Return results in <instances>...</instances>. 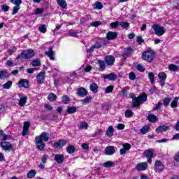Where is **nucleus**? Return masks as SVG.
<instances>
[{"instance_id": "16", "label": "nucleus", "mask_w": 179, "mask_h": 179, "mask_svg": "<svg viewBox=\"0 0 179 179\" xmlns=\"http://www.w3.org/2000/svg\"><path fill=\"white\" fill-rule=\"evenodd\" d=\"M105 62L108 65V66H110L111 65H114V62H115V59L113 56L108 55L106 57Z\"/></svg>"}, {"instance_id": "61", "label": "nucleus", "mask_w": 179, "mask_h": 179, "mask_svg": "<svg viewBox=\"0 0 179 179\" xmlns=\"http://www.w3.org/2000/svg\"><path fill=\"white\" fill-rule=\"evenodd\" d=\"M162 102H159L157 105V106H155L154 108H153V110L154 111H156L157 110H160V108H162Z\"/></svg>"}, {"instance_id": "53", "label": "nucleus", "mask_w": 179, "mask_h": 179, "mask_svg": "<svg viewBox=\"0 0 179 179\" xmlns=\"http://www.w3.org/2000/svg\"><path fill=\"white\" fill-rule=\"evenodd\" d=\"M113 90H114V86L113 85L108 86L105 90V93L106 94L111 93Z\"/></svg>"}, {"instance_id": "26", "label": "nucleus", "mask_w": 179, "mask_h": 179, "mask_svg": "<svg viewBox=\"0 0 179 179\" xmlns=\"http://www.w3.org/2000/svg\"><path fill=\"white\" fill-rule=\"evenodd\" d=\"M147 120L150 122H157V121H159V118H157V116L155 115L154 114H149L147 117Z\"/></svg>"}, {"instance_id": "33", "label": "nucleus", "mask_w": 179, "mask_h": 179, "mask_svg": "<svg viewBox=\"0 0 179 179\" xmlns=\"http://www.w3.org/2000/svg\"><path fill=\"white\" fill-rule=\"evenodd\" d=\"M77 108L76 106H69L66 110V113L68 114H74V113H76Z\"/></svg>"}, {"instance_id": "41", "label": "nucleus", "mask_w": 179, "mask_h": 179, "mask_svg": "<svg viewBox=\"0 0 179 179\" xmlns=\"http://www.w3.org/2000/svg\"><path fill=\"white\" fill-rule=\"evenodd\" d=\"M48 99L50 101H55L57 97V95H55L54 93H51L48 95Z\"/></svg>"}, {"instance_id": "7", "label": "nucleus", "mask_w": 179, "mask_h": 179, "mask_svg": "<svg viewBox=\"0 0 179 179\" xmlns=\"http://www.w3.org/2000/svg\"><path fill=\"white\" fill-rule=\"evenodd\" d=\"M66 143H68V141L65 139L59 140L52 144V147L55 149H57V150H59L60 149H62L64 146H66Z\"/></svg>"}, {"instance_id": "51", "label": "nucleus", "mask_w": 179, "mask_h": 179, "mask_svg": "<svg viewBox=\"0 0 179 179\" xmlns=\"http://www.w3.org/2000/svg\"><path fill=\"white\" fill-rule=\"evenodd\" d=\"M148 78L151 83H153L155 82V74L153 73V72H150L148 73Z\"/></svg>"}, {"instance_id": "58", "label": "nucleus", "mask_w": 179, "mask_h": 179, "mask_svg": "<svg viewBox=\"0 0 179 179\" xmlns=\"http://www.w3.org/2000/svg\"><path fill=\"white\" fill-rule=\"evenodd\" d=\"M171 101V98H165L164 99V106H169L170 104V102Z\"/></svg>"}, {"instance_id": "55", "label": "nucleus", "mask_w": 179, "mask_h": 179, "mask_svg": "<svg viewBox=\"0 0 179 179\" xmlns=\"http://www.w3.org/2000/svg\"><path fill=\"white\" fill-rule=\"evenodd\" d=\"M16 47H13L11 49H9L7 50L8 54H9L10 55H12V54H13V52H16Z\"/></svg>"}, {"instance_id": "50", "label": "nucleus", "mask_w": 179, "mask_h": 179, "mask_svg": "<svg viewBox=\"0 0 179 179\" xmlns=\"http://www.w3.org/2000/svg\"><path fill=\"white\" fill-rule=\"evenodd\" d=\"M87 127H89L87 122H83L80 124L79 128H80V129H87Z\"/></svg>"}, {"instance_id": "28", "label": "nucleus", "mask_w": 179, "mask_h": 179, "mask_svg": "<svg viewBox=\"0 0 179 179\" xmlns=\"http://www.w3.org/2000/svg\"><path fill=\"white\" fill-rule=\"evenodd\" d=\"M90 89L92 93H97L99 92V85L95 83H92L90 86Z\"/></svg>"}, {"instance_id": "5", "label": "nucleus", "mask_w": 179, "mask_h": 179, "mask_svg": "<svg viewBox=\"0 0 179 179\" xmlns=\"http://www.w3.org/2000/svg\"><path fill=\"white\" fill-rule=\"evenodd\" d=\"M152 29H153L155 34L159 37H162L164 33H166V29L164 27H162L159 24H153L152 26Z\"/></svg>"}, {"instance_id": "42", "label": "nucleus", "mask_w": 179, "mask_h": 179, "mask_svg": "<svg viewBox=\"0 0 179 179\" xmlns=\"http://www.w3.org/2000/svg\"><path fill=\"white\" fill-rule=\"evenodd\" d=\"M113 166H114V162H113V161H108V162L103 163V167H106V169L113 167Z\"/></svg>"}, {"instance_id": "54", "label": "nucleus", "mask_w": 179, "mask_h": 179, "mask_svg": "<svg viewBox=\"0 0 179 179\" xmlns=\"http://www.w3.org/2000/svg\"><path fill=\"white\" fill-rule=\"evenodd\" d=\"M129 79H130V80H135V79H136V75H135V73L131 72L129 74Z\"/></svg>"}, {"instance_id": "14", "label": "nucleus", "mask_w": 179, "mask_h": 179, "mask_svg": "<svg viewBox=\"0 0 179 179\" xmlns=\"http://www.w3.org/2000/svg\"><path fill=\"white\" fill-rule=\"evenodd\" d=\"M0 145L3 150H12V145L9 142L1 141Z\"/></svg>"}, {"instance_id": "11", "label": "nucleus", "mask_w": 179, "mask_h": 179, "mask_svg": "<svg viewBox=\"0 0 179 179\" xmlns=\"http://www.w3.org/2000/svg\"><path fill=\"white\" fill-rule=\"evenodd\" d=\"M45 79V72L41 71L36 76V81L40 84L44 83Z\"/></svg>"}, {"instance_id": "31", "label": "nucleus", "mask_w": 179, "mask_h": 179, "mask_svg": "<svg viewBox=\"0 0 179 179\" xmlns=\"http://www.w3.org/2000/svg\"><path fill=\"white\" fill-rule=\"evenodd\" d=\"M57 4L62 9H65L66 6H68V4L66 3V1L65 0H57Z\"/></svg>"}, {"instance_id": "6", "label": "nucleus", "mask_w": 179, "mask_h": 179, "mask_svg": "<svg viewBox=\"0 0 179 179\" xmlns=\"http://www.w3.org/2000/svg\"><path fill=\"white\" fill-rule=\"evenodd\" d=\"M11 3L15 5L13 8L12 15H16L19 12V9H20V5H22V0H10Z\"/></svg>"}, {"instance_id": "56", "label": "nucleus", "mask_w": 179, "mask_h": 179, "mask_svg": "<svg viewBox=\"0 0 179 179\" xmlns=\"http://www.w3.org/2000/svg\"><path fill=\"white\" fill-rule=\"evenodd\" d=\"M100 24H101V22H100L99 21H95L91 24V26H92V27H99Z\"/></svg>"}, {"instance_id": "10", "label": "nucleus", "mask_w": 179, "mask_h": 179, "mask_svg": "<svg viewBox=\"0 0 179 179\" xmlns=\"http://www.w3.org/2000/svg\"><path fill=\"white\" fill-rule=\"evenodd\" d=\"M144 157H147L148 163H152V157H153V151L152 150H147L143 153Z\"/></svg>"}, {"instance_id": "59", "label": "nucleus", "mask_w": 179, "mask_h": 179, "mask_svg": "<svg viewBox=\"0 0 179 179\" xmlns=\"http://www.w3.org/2000/svg\"><path fill=\"white\" fill-rule=\"evenodd\" d=\"M81 148L83 150H89V144L88 143H83L81 145Z\"/></svg>"}, {"instance_id": "1", "label": "nucleus", "mask_w": 179, "mask_h": 179, "mask_svg": "<svg viewBox=\"0 0 179 179\" xmlns=\"http://www.w3.org/2000/svg\"><path fill=\"white\" fill-rule=\"evenodd\" d=\"M48 136L47 135H41L37 136L36 137V148L38 150H44V148H45V144L44 142L48 141ZM43 141L44 142H43Z\"/></svg>"}, {"instance_id": "9", "label": "nucleus", "mask_w": 179, "mask_h": 179, "mask_svg": "<svg viewBox=\"0 0 179 179\" xmlns=\"http://www.w3.org/2000/svg\"><path fill=\"white\" fill-rule=\"evenodd\" d=\"M77 94L80 97H86L89 96V92L85 87H80L77 90Z\"/></svg>"}, {"instance_id": "4", "label": "nucleus", "mask_w": 179, "mask_h": 179, "mask_svg": "<svg viewBox=\"0 0 179 179\" xmlns=\"http://www.w3.org/2000/svg\"><path fill=\"white\" fill-rule=\"evenodd\" d=\"M142 58L144 61H147V62H152L155 59V52L153 50L144 52L142 55Z\"/></svg>"}, {"instance_id": "30", "label": "nucleus", "mask_w": 179, "mask_h": 179, "mask_svg": "<svg viewBox=\"0 0 179 179\" xmlns=\"http://www.w3.org/2000/svg\"><path fill=\"white\" fill-rule=\"evenodd\" d=\"M66 150L69 155H72V153H75V150H76V148L75 146L70 145L66 147Z\"/></svg>"}, {"instance_id": "19", "label": "nucleus", "mask_w": 179, "mask_h": 179, "mask_svg": "<svg viewBox=\"0 0 179 179\" xmlns=\"http://www.w3.org/2000/svg\"><path fill=\"white\" fill-rule=\"evenodd\" d=\"M123 148L122 149H120V154L121 155H125V153H127V152H128V150H129V149H131V145L128 144V143H124L122 145Z\"/></svg>"}, {"instance_id": "2", "label": "nucleus", "mask_w": 179, "mask_h": 179, "mask_svg": "<svg viewBox=\"0 0 179 179\" xmlns=\"http://www.w3.org/2000/svg\"><path fill=\"white\" fill-rule=\"evenodd\" d=\"M146 100H148V95H146V94H143L137 98H134L132 99L131 107H139V106H141L142 103H145Z\"/></svg>"}, {"instance_id": "57", "label": "nucleus", "mask_w": 179, "mask_h": 179, "mask_svg": "<svg viewBox=\"0 0 179 179\" xmlns=\"http://www.w3.org/2000/svg\"><path fill=\"white\" fill-rule=\"evenodd\" d=\"M136 69L140 72H145V69L143 68V66H142V64L137 65Z\"/></svg>"}, {"instance_id": "64", "label": "nucleus", "mask_w": 179, "mask_h": 179, "mask_svg": "<svg viewBox=\"0 0 179 179\" xmlns=\"http://www.w3.org/2000/svg\"><path fill=\"white\" fill-rule=\"evenodd\" d=\"M124 128H125V124H124L119 123V124L117 125V129H124Z\"/></svg>"}, {"instance_id": "8", "label": "nucleus", "mask_w": 179, "mask_h": 179, "mask_svg": "<svg viewBox=\"0 0 179 179\" xmlns=\"http://www.w3.org/2000/svg\"><path fill=\"white\" fill-rule=\"evenodd\" d=\"M102 78L103 79H108V80L115 81L117 80L118 76L114 73H111L109 74H103L102 76Z\"/></svg>"}, {"instance_id": "40", "label": "nucleus", "mask_w": 179, "mask_h": 179, "mask_svg": "<svg viewBox=\"0 0 179 179\" xmlns=\"http://www.w3.org/2000/svg\"><path fill=\"white\" fill-rule=\"evenodd\" d=\"M26 101H27V96H24L20 99L19 105L23 107L26 104Z\"/></svg>"}, {"instance_id": "44", "label": "nucleus", "mask_w": 179, "mask_h": 179, "mask_svg": "<svg viewBox=\"0 0 179 179\" xmlns=\"http://www.w3.org/2000/svg\"><path fill=\"white\" fill-rule=\"evenodd\" d=\"M149 129H150V127L149 126H144L141 129V132L143 134V135H145V134H148L149 131Z\"/></svg>"}, {"instance_id": "34", "label": "nucleus", "mask_w": 179, "mask_h": 179, "mask_svg": "<svg viewBox=\"0 0 179 179\" xmlns=\"http://www.w3.org/2000/svg\"><path fill=\"white\" fill-rule=\"evenodd\" d=\"M158 78L161 82H164L166 79H167V75H166V73L164 72H161L159 73Z\"/></svg>"}, {"instance_id": "60", "label": "nucleus", "mask_w": 179, "mask_h": 179, "mask_svg": "<svg viewBox=\"0 0 179 179\" xmlns=\"http://www.w3.org/2000/svg\"><path fill=\"white\" fill-rule=\"evenodd\" d=\"M48 159V155H43L41 158L42 163H43V164L47 163Z\"/></svg>"}, {"instance_id": "15", "label": "nucleus", "mask_w": 179, "mask_h": 179, "mask_svg": "<svg viewBox=\"0 0 179 179\" xmlns=\"http://www.w3.org/2000/svg\"><path fill=\"white\" fill-rule=\"evenodd\" d=\"M132 52H134V50L131 48H127L124 50L122 57L124 58V60L127 59V57H129V55H131Z\"/></svg>"}, {"instance_id": "27", "label": "nucleus", "mask_w": 179, "mask_h": 179, "mask_svg": "<svg viewBox=\"0 0 179 179\" xmlns=\"http://www.w3.org/2000/svg\"><path fill=\"white\" fill-rule=\"evenodd\" d=\"M10 76V73H9L8 71L3 70L0 71V79H8Z\"/></svg>"}, {"instance_id": "13", "label": "nucleus", "mask_w": 179, "mask_h": 179, "mask_svg": "<svg viewBox=\"0 0 179 179\" xmlns=\"http://www.w3.org/2000/svg\"><path fill=\"white\" fill-rule=\"evenodd\" d=\"M115 153V147L113 145H109L105 149V155L107 156H113Z\"/></svg>"}, {"instance_id": "47", "label": "nucleus", "mask_w": 179, "mask_h": 179, "mask_svg": "<svg viewBox=\"0 0 179 179\" xmlns=\"http://www.w3.org/2000/svg\"><path fill=\"white\" fill-rule=\"evenodd\" d=\"M120 25L122 29H126V30H128V27H129V23L127 22H122L120 23Z\"/></svg>"}, {"instance_id": "17", "label": "nucleus", "mask_w": 179, "mask_h": 179, "mask_svg": "<svg viewBox=\"0 0 179 179\" xmlns=\"http://www.w3.org/2000/svg\"><path fill=\"white\" fill-rule=\"evenodd\" d=\"M19 87H24L25 89H29V80L27 79H22L18 83Z\"/></svg>"}, {"instance_id": "48", "label": "nucleus", "mask_w": 179, "mask_h": 179, "mask_svg": "<svg viewBox=\"0 0 179 179\" xmlns=\"http://www.w3.org/2000/svg\"><path fill=\"white\" fill-rule=\"evenodd\" d=\"M12 81H8L6 83L3 85V89L8 90L10 87H12Z\"/></svg>"}, {"instance_id": "52", "label": "nucleus", "mask_w": 179, "mask_h": 179, "mask_svg": "<svg viewBox=\"0 0 179 179\" xmlns=\"http://www.w3.org/2000/svg\"><path fill=\"white\" fill-rule=\"evenodd\" d=\"M38 30L41 33H45L47 31V26H45V24H43L38 27Z\"/></svg>"}, {"instance_id": "43", "label": "nucleus", "mask_w": 179, "mask_h": 179, "mask_svg": "<svg viewBox=\"0 0 179 179\" xmlns=\"http://www.w3.org/2000/svg\"><path fill=\"white\" fill-rule=\"evenodd\" d=\"M169 71H172L173 72H176V71H178V66L177 65H175V64H170L169 66Z\"/></svg>"}, {"instance_id": "45", "label": "nucleus", "mask_w": 179, "mask_h": 179, "mask_svg": "<svg viewBox=\"0 0 179 179\" xmlns=\"http://www.w3.org/2000/svg\"><path fill=\"white\" fill-rule=\"evenodd\" d=\"M31 65L32 66H40V65H41V62H40V59H36L32 61Z\"/></svg>"}, {"instance_id": "35", "label": "nucleus", "mask_w": 179, "mask_h": 179, "mask_svg": "<svg viewBox=\"0 0 179 179\" xmlns=\"http://www.w3.org/2000/svg\"><path fill=\"white\" fill-rule=\"evenodd\" d=\"M36 174H37V173L36 172L35 170L31 169V171H29L27 173V178H34V177H36Z\"/></svg>"}, {"instance_id": "22", "label": "nucleus", "mask_w": 179, "mask_h": 179, "mask_svg": "<svg viewBox=\"0 0 179 179\" xmlns=\"http://www.w3.org/2000/svg\"><path fill=\"white\" fill-rule=\"evenodd\" d=\"M103 45L100 42H96L94 45L91 46L90 49L87 50V52H93L95 48H101Z\"/></svg>"}, {"instance_id": "24", "label": "nucleus", "mask_w": 179, "mask_h": 179, "mask_svg": "<svg viewBox=\"0 0 179 179\" xmlns=\"http://www.w3.org/2000/svg\"><path fill=\"white\" fill-rule=\"evenodd\" d=\"M29 128H30V122H25L24 123L22 135H27V134H29Z\"/></svg>"}, {"instance_id": "37", "label": "nucleus", "mask_w": 179, "mask_h": 179, "mask_svg": "<svg viewBox=\"0 0 179 179\" xmlns=\"http://www.w3.org/2000/svg\"><path fill=\"white\" fill-rule=\"evenodd\" d=\"M62 101L63 104H68L71 101V99L69 96L64 95L62 97Z\"/></svg>"}, {"instance_id": "49", "label": "nucleus", "mask_w": 179, "mask_h": 179, "mask_svg": "<svg viewBox=\"0 0 179 179\" xmlns=\"http://www.w3.org/2000/svg\"><path fill=\"white\" fill-rule=\"evenodd\" d=\"M114 134V128L112 126H109L106 131V135H113Z\"/></svg>"}, {"instance_id": "39", "label": "nucleus", "mask_w": 179, "mask_h": 179, "mask_svg": "<svg viewBox=\"0 0 179 179\" xmlns=\"http://www.w3.org/2000/svg\"><path fill=\"white\" fill-rule=\"evenodd\" d=\"M178 97H175V99H173V101L171 102V107L172 108H176V107H177L178 104Z\"/></svg>"}, {"instance_id": "3", "label": "nucleus", "mask_w": 179, "mask_h": 179, "mask_svg": "<svg viewBox=\"0 0 179 179\" xmlns=\"http://www.w3.org/2000/svg\"><path fill=\"white\" fill-rule=\"evenodd\" d=\"M34 51L31 49H28L22 51L20 55H19L16 59H20V58H24V59H30L34 57Z\"/></svg>"}, {"instance_id": "38", "label": "nucleus", "mask_w": 179, "mask_h": 179, "mask_svg": "<svg viewBox=\"0 0 179 179\" xmlns=\"http://www.w3.org/2000/svg\"><path fill=\"white\" fill-rule=\"evenodd\" d=\"M94 9H98L99 10L103 9V3L101 2L96 1L94 4Z\"/></svg>"}, {"instance_id": "23", "label": "nucleus", "mask_w": 179, "mask_h": 179, "mask_svg": "<svg viewBox=\"0 0 179 179\" xmlns=\"http://www.w3.org/2000/svg\"><path fill=\"white\" fill-rule=\"evenodd\" d=\"M64 155L62 154H57L55 155V162H57V163H58V164H62L63 162H64Z\"/></svg>"}, {"instance_id": "36", "label": "nucleus", "mask_w": 179, "mask_h": 179, "mask_svg": "<svg viewBox=\"0 0 179 179\" xmlns=\"http://www.w3.org/2000/svg\"><path fill=\"white\" fill-rule=\"evenodd\" d=\"M124 115H125L126 118H131V117H134V113L130 109H127L124 112Z\"/></svg>"}, {"instance_id": "25", "label": "nucleus", "mask_w": 179, "mask_h": 179, "mask_svg": "<svg viewBox=\"0 0 179 179\" xmlns=\"http://www.w3.org/2000/svg\"><path fill=\"white\" fill-rule=\"evenodd\" d=\"M170 129V127L169 126L162 125L158 127L155 131L156 132H158V134H160V132H166V131H169Z\"/></svg>"}, {"instance_id": "12", "label": "nucleus", "mask_w": 179, "mask_h": 179, "mask_svg": "<svg viewBox=\"0 0 179 179\" xmlns=\"http://www.w3.org/2000/svg\"><path fill=\"white\" fill-rule=\"evenodd\" d=\"M148 169V163L146 162H140L136 166V170L138 171H145Z\"/></svg>"}, {"instance_id": "18", "label": "nucleus", "mask_w": 179, "mask_h": 179, "mask_svg": "<svg viewBox=\"0 0 179 179\" xmlns=\"http://www.w3.org/2000/svg\"><path fill=\"white\" fill-rule=\"evenodd\" d=\"M45 55H47L48 57V58H50V59H51V61L55 60V57H54L55 53H54V51H52V47H50L48 49V51L45 52Z\"/></svg>"}, {"instance_id": "62", "label": "nucleus", "mask_w": 179, "mask_h": 179, "mask_svg": "<svg viewBox=\"0 0 179 179\" xmlns=\"http://www.w3.org/2000/svg\"><path fill=\"white\" fill-rule=\"evenodd\" d=\"M43 12H44V8H36L35 15H41Z\"/></svg>"}, {"instance_id": "46", "label": "nucleus", "mask_w": 179, "mask_h": 179, "mask_svg": "<svg viewBox=\"0 0 179 179\" xmlns=\"http://www.w3.org/2000/svg\"><path fill=\"white\" fill-rule=\"evenodd\" d=\"M67 36H69L70 37H78V32H76L73 30H70L67 33Z\"/></svg>"}, {"instance_id": "29", "label": "nucleus", "mask_w": 179, "mask_h": 179, "mask_svg": "<svg viewBox=\"0 0 179 179\" xmlns=\"http://www.w3.org/2000/svg\"><path fill=\"white\" fill-rule=\"evenodd\" d=\"M93 101V98L92 96H86L85 99L81 100V103L83 106H86V104H89V103H92Z\"/></svg>"}, {"instance_id": "21", "label": "nucleus", "mask_w": 179, "mask_h": 179, "mask_svg": "<svg viewBox=\"0 0 179 179\" xmlns=\"http://www.w3.org/2000/svg\"><path fill=\"white\" fill-rule=\"evenodd\" d=\"M118 34L117 32L109 31L106 34L107 40H115Z\"/></svg>"}, {"instance_id": "32", "label": "nucleus", "mask_w": 179, "mask_h": 179, "mask_svg": "<svg viewBox=\"0 0 179 179\" xmlns=\"http://www.w3.org/2000/svg\"><path fill=\"white\" fill-rule=\"evenodd\" d=\"M98 64L99 65V71L103 72L106 69V63L103 60H98Z\"/></svg>"}, {"instance_id": "63", "label": "nucleus", "mask_w": 179, "mask_h": 179, "mask_svg": "<svg viewBox=\"0 0 179 179\" xmlns=\"http://www.w3.org/2000/svg\"><path fill=\"white\" fill-rule=\"evenodd\" d=\"M1 9H2V10H3V12H8V10H9V6L3 4L1 6Z\"/></svg>"}, {"instance_id": "20", "label": "nucleus", "mask_w": 179, "mask_h": 179, "mask_svg": "<svg viewBox=\"0 0 179 179\" xmlns=\"http://www.w3.org/2000/svg\"><path fill=\"white\" fill-rule=\"evenodd\" d=\"M163 169H164V166L163 165V163L160 161H157L155 162V171L157 173H160V171H162Z\"/></svg>"}]
</instances>
